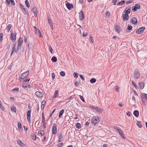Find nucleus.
Here are the masks:
<instances>
[{
    "label": "nucleus",
    "instance_id": "c03bdc74",
    "mask_svg": "<svg viewBox=\"0 0 147 147\" xmlns=\"http://www.w3.org/2000/svg\"><path fill=\"white\" fill-rule=\"evenodd\" d=\"M3 37V34L2 33L0 34V42L2 40V38Z\"/></svg>",
    "mask_w": 147,
    "mask_h": 147
},
{
    "label": "nucleus",
    "instance_id": "473e14b6",
    "mask_svg": "<svg viewBox=\"0 0 147 147\" xmlns=\"http://www.w3.org/2000/svg\"><path fill=\"white\" fill-rule=\"evenodd\" d=\"M142 98H145L147 100V94L144 93H143L141 94Z\"/></svg>",
    "mask_w": 147,
    "mask_h": 147
},
{
    "label": "nucleus",
    "instance_id": "a18cd8bd",
    "mask_svg": "<svg viewBox=\"0 0 147 147\" xmlns=\"http://www.w3.org/2000/svg\"><path fill=\"white\" fill-rule=\"evenodd\" d=\"M49 50L50 51V52L51 53H53V49L51 47V46H49Z\"/></svg>",
    "mask_w": 147,
    "mask_h": 147
},
{
    "label": "nucleus",
    "instance_id": "58836bf2",
    "mask_svg": "<svg viewBox=\"0 0 147 147\" xmlns=\"http://www.w3.org/2000/svg\"><path fill=\"white\" fill-rule=\"evenodd\" d=\"M38 133L39 134H40L42 136L44 135V132L42 130H40L38 132Z\"/></svg>",
    "mask_w": 147,
    "mask_h": 147
},
{
    "label": "nucleus",
    "instance_id": "0e129e2a",
    "mask_svg": "<svg viewBox=\"0 0 147 147\" xmlns=\"http://www.w3.org/2000/svg\"><path fill=\"white\" fill-rule=\"evenodd\" d=\"M80 99L83 102H84V100L83 98V97L82 96H81L80 97Z\"/></svg>",
    "mask_w": 147,
    "mask_h": 147
},
{
    "label": "nucleus",
    "instance_id": "0eeeda50",
    "mask_svg": "<svg viewBox=\"0 0 147 147\" xmlns=\"http://www.w3.org/2000/svg\"><path fill=\"white\" fill-rule=\"evenodd\" d=\"M114 29L115 31L118 33H119L120 32V29L119 25H117L116 24L114 26Z\"/></svg>",
    "mask_w": 147,
    "mask_h": 147
},
{
    "label": "nucleus",
    "instance_id": "7ed1b4c3",
    "mask_svg": "<svg viewBox=\"0 0 147 147\" xmlns=\"http://www.w3.org/2000/svg\"><path fill=\"white\" fill-rule=\"evenodd\" d=\"M134 78L135 79H138L140 77V73L138 70L137 69H135L134 71Z\"/></svg>",
    "mask_w": 147,
    "mask_h": 147
},
{
    "label": "nucleus",
    "instance_id": "79ce46f5",
    "mask_svg": "<svg viewBox=\"0 0 147 147\" xmlns=\"http://www.w3.org/2000/svg\"><path fill=\"white\" fill-rule=\"evenodd\" d=\"M42 122H45V119L43 113H42Z\"/></svg>",
    "mask_w": 147,
    "mask_h": 147
},
{
    "label": "nucleus",
    "instance_id": "6e6552de",
    "mask_svg": "<svg viewBox=\"0 0 147 147\" xmlns=\"http://www.w3.org/2000/svg\"><path fill=\"white\" fill-rule=\"evenodd\" d=\"M140 8V6L139 4H136L135 6L132 7V9L134 12L136 11L137 9H139Z\"/></svg>",
    "mask_w": 147,
    "mask_h": 147
},
{
    "label": "nucleus",
    "instance_id": "20e7f679",
    "mask_svg": "<svg viewBox=\"0 0 147 147\" xmlns=\"http://www.w3.org/2000/svg\"><path fill=\"white\" fill-rule=\"evenodd\" d=\"M145 28L143 26L142 27L136 30V32L137 34H140L142 33L145 29Z\"/></svg>",
    "mask_w": 147,
    "mask_h": 147
},
{
    "label": "nucleus",
    "instance_id": "7c9ffc66",
    "mask_svg": "<svg viewBox=\"0 0 147 147\" xmlns=\"http://www.w3.org/2000/svg\"><path fill=\"white\" fill-rule=\"evenodd\" d=\"M58 90H55V93L54 94V95L53 96V98H56L58 96Z\"/></svg>",
    "mask_w": 147,
    "mask_h": 147
},
{
    "label": "nucleus",
    "instance_id": "49530a36",
    "mask_svg": "<svg viewBox=\"0 0 147 147\" xmlns=\"http://www.w3.org/2000/svg\"><path fill=\"white\" fill-rule=\"evenodd\" d=\"M37 33L39 34V36L40 37L42 38V36L41 35V32L40 30H38V33Z\"/></svg>",
    "mask_w": 147,
    "mask_h": 147
},
{
    "label": "nucleus",
    "instance_id": "f704fd0d",
    "mask_svg": "<svg viewBox=\"0 0 147 147\" xmlns=\"http://www.w3.org/2000/svg\"><path fill=\"white\" fill-rule=\"evenodd\" d=\"M96 81V80L94 78H91L90 80V82L91 83H93L95 82Z\"/></svg>",
    "mask_w": 147,
    "mask_h": 147
},
{
    "label": "nucleus",
    "instance_id": "ea45409f",
    "mask_svg": "<svg viewBox=\"0 0 147 147\" xmlns=\"http://www.w3.org/2000/svg\"><path fill=\"white\" fill-rule=\"evenodd\" d=\"M60 75L61 76H65V72H64L63 71H61L60 72Z\"/></svg>",
    "mask_w": 147,
    "mask_h": 147
},
{
    "label": "nucleus",
    "instance_id": "4d7b16f0",
    "mask_svg": "<svg viewBox=\"0 0 147 147\" xmlns=\"http://www.w3.org/2000/svg\"><path fill=\"white\" fill-rule=\"evenodd\" d=\"M20 6L21 8L23 9L25 11V9L24 8V6H23L22 4H20Z\"/></svg>",
    "mask_w": 147,
    "mask_h": 147
},
{
    "label": "nucleus",
    "instance_id": "603ef678",
    "mask_svg": "<svg viewBox=\"0 0 147 147\" xmlns=\"http://www.w3.org/2000/svg\"><path fill=\"white\" fill-rule=\"evenodd\" d=\"M19 90V89L18 88H15L13 89L12 90V91H18Z\"/></svg>",
    "mask_w": 147,
    "mask_h": 147
},
{
    "label": "nucleus",
    "instance_id": "c85d7f7f",
    "mask_svg": "<svg viewBox=\"0 0 147 147\" xmlns=\"http://www.w3.org/2000/svg\"><path fill=\"white\" fill-rule=\"evenodd\" d=\"M18 128L19 130H21L22 128L21 124L20 121H18Z\"/></svg>",
    "mask_w": 147,
    "mask_h": 147
},
{
    "label": "nucleus",
    "instance_id": "5fc2aeb1",
    "mask_svg": "<svg viewBox=\"0 0 147 147\" xmlns=\"http://www.w3.org/2000/svg\"><path fill=\"white\" fill-rule=\"evenodd\" d=\"M63 143H59L58 145V147H61L63 145Z\"/></svg>",
    "mask_w": 147,
    "mask_h": 147
},
{
    "label": "nucleus",
    "instance_id": "37998d69",
    "mask_svg": "<svg viewBox=\"0 0 147 147\" xmlns=\"http://www.w3.org/2000/svg\"><path fill=\"white\" fill-rule=\"evenodd\" d=\"M128 26L127 27V29L128 30H131L132 28V26L129 25H128Z\"/></svg>",
    "mask_w": 147,
    "mask_h": 147
},
{
    "label": "nucleus",
    "instance_id": "680f3d73",
    "mask_svg": "<svg viewBox=\"0 0 147 147\" xmlns=\"http://www.w3.org/2000/svg\"><path fill=\"white\" fill-rule=\"evenodd\" d=\"M80 76L81 78L83 80H84V78L83 77V76L82 75H80Z\"/></svg>",
    "mask_w": 147,
    "mask_h": 147
},
{
    "label": "nucleus",
    "instance_id": "052dcab7",
    "mask_svg": "<svg viewBox=\"0 0 147 147\" xmlns=\"http://www.w3.org/2000/svg\"><path fill=\"white\" fill-rule=\"evenodd\" d=\"M132 84L134 86V87H135V88H136L137 87V86L136 85V84L134 82H132Z\"/></svg>",
    "mask_w": 147,
    "mask_h": 147
},
{
    "label": "nucleus",
    "instance_id": "e433bc0d",
    "mask_svg": "<svg viewBox=\"0 0 147 147\" xmlns=\"http://www.w3.org/2000/svg\"><path fill=\"white\" fill-rule=\"evenodd\" d=\"M76 128L78 129L80 128L81 127V124L79 123H77L76 125Z\"/></svg>",
    "mask_w": 147,
    "mask_h": 147
},
{
    "label": "nucleus",
    "instance_id": "f8f14e48",
    "mask_svg": "<svg viewBox=\"0 0 147 147\" xmlns=\"http://www.w3.org/2000/svg\"><path fill=\"white\" fill-rule=\"evenodd\" d=\"M29 71L28 70L26 71L23 73L21 75V76L23 77L24 79L26 77L29 75Z\"/></svg>",
    "mask_w": 147,
    "mask_h": 147
},
{
    "label": "nucleus",
    "instance_id": "ddd939ff",
    "mask_svg": "<svg viewBox=\"0 0 147 147\" xmlns=\"http://www.w3.org/2000/svg\"><path fill=\"white\" fill-rule=\"evenodd\" d=\"M66 6L68 9L69 10H70L73 8V4H70L68 2H67L66 3Z\"/></svg>",
    "mask_w": 147,
    "mask_h": 147
},
{
    "label": "nucleus",
    "instance_id": "864d4df0",
    "mask_svg": "<svg viewBox=\"0 0 147 147\" xmlns=\"http://www.w3.org/2000/svg\"><path fill=\"white\" fill-rule=\"evenodd\" d=\"M73 75L74 76V77L76 78L78 77V75L77 74L75 73H74Z\"/></svg>",
    "mask_w": 147,
    "mask_h": 147
},
{
    "label": "nucleus",
    "instance_id": "2eb2a0df",
    "mask_svg": "<svg viewBox=\"0 0 147 147\" xmlns=\"http://www.w3.org/2000/svg\"><path fill=\"white\" fill-rule=\"evenodd\" d=\"M84 13L82 10L80 11V18L81 20H83L84 18Z\"/></svg>",
    "mask_w": 147,
    "mask_h": 147
},
{
    "label": "nucleus",
    "instance_id": "f3484780",
    "mask_svg": "<svg viewBox=\"0 0 147 147\" xmlns=\"http://www.w3.org/2000/svg\"><path fill=\"white\" fill-rule=\"evenodd\" d=\"M22 38L20 37L18 40L17 45L19 46V47H20L22 45Z\"/></svg>",
    "mask_w": 147,
    "mask_h": 147
},
{
    "label": "nucleus",
    "instance_id": "5701e85b",
    "mask_svg": "<svg viewBox=\"0 0 147 147\" xmlns=\"http://www.w3.org/2000/svg\"><path fill=\"white\" fill-rule=\"evenodd\" d=\"M134 115L136 117H137L139 116V112L137 110H135L134 111L133 113Z\"/></svg>",
    "mask_w": 147,
    "mask_h": 147
},
{
    "label": "nucleus",
    "instance_id": "13d9d810",
    "mask_svg": "<svg viewBox=\"0 0 147 147\" xmlns=\"http://www.w3.org/2000/svg\"><path fill=\"white\" fill-rule=\"evenodd\" d=\"M90 40L92 43H93L94 42V39L92 37H90Z\"/></svg>",
    "mask_w": 147,
    "mask_h": 147
},
{
    "label": "nucleus",
    "instance_id": "9b49d317",
    "mask_svg": "<svg viewBox=\"0 0 147 147\" xmlns=\"http://www.w3.org/2000/svg\"><path fill=\"white\" fill-rule=\"evenodd\" d=\"M131 11V8L129 6L126 7L125 9L124 12L125 14H127L130 13Z\"/></svg>",
    "mask_w": 147,
    "mask_h": 147
},
{
    "label": "nucleus",
    "instance_id": "b1692460",
    "mask_svg": "<svg viewBox=\"0 0 147 147\" xmlns=\"http://www.w3.org/2000/svg\"><path fill=\"white\" fill-rule=\"evenodd\" d=\"M12 27V25L11 24H8L7 27L6 28V29L7 30V32H9L11 28Z\"/></svg>",
    "mask_w": 147,
    "mask_h": 147
},
{
    "label": "nucleus",
    "instance_id": "cd10ccee",
    "mask_svg": "<svg viewBox=\"0 0 147 147\" xmlns=\"http://www.w3.org/2000/svg\"><path fill=\"white\" fill-rule=\"evenodd\" d=\"M58 136H59V138L60 139H62L63 137V135L61 133H59Z\"/></svg>",
    "mask_w": 147,
    "mask_h": 147
},
{
    "label": "nucleus",
    "instance_id": "72a5a7b5",
    "mask_svg": "<svg viewBox=\"0 0 147 147\" xmlns=\"http://www.w3.org/2000/svg\"><path fill=\"white\" fill-rule=\"evenodd\" d=\"M11 109L12 111H13L14 112H16V107L15 106H12L11 107Z\"/></svg>",
    "mask_w": 147,
    "mask_h": 147
},
{
    "label": "nucleus",
    "instance_id": "4be33fe9",
    "mask_svg": "<svg viewBox=\"0 0 147 147\" xmlns=\"http://www.w3.org/2000/svg\"><path fill=\"white\" fill-rule=\"evenodd\" d=\"M125 3V1H121L118 3L117 5H124Z\"/></svg>",
    "mask_w": 147,
    "mask_h": 147
},
{
    "label": "nucleus",
    "instance_id": "1a4fd4ad",
    "mask_svg": "<svg viewBox=\"0 0 147 147\" xmlns=\"http://www.w3.org/2000/svg\"><path fill=\"white\" fill-rule=\"evenodd\" d=\"M31 110H28L27 113V118L28 121L30 122Z\"/></svg>",
    "mask_w": 147,
    "mask_h": 147
},
{
    "label": "nucleus",
    "instance_id": "9d476101",
    "mask_svg": "<svg viewBox=\"0 0 147 147\" xmlns=\"http://www.w3.org/2000/svg\"><path fill=\"white\" fill-rule=\"evenodd\" d=\"M130 22L133 24L136 25L138 23L137 19L136 18L133 17L131 20Z\"/></svg>",
    "mask_w": 147,
    "mask_h": 147
},
{
    "label": "nucleus",
    "instance_id": "a19ab883",
    "mask_svg": "<svg viewBox=\"0 0 147 147\" xmlns=\"http://www.w3.org/2000/svg\"><path fill=\"white\" fill-rule=\"evenodd\" d=\"M25 3L26 6L28 7H30V6L29 5V3L28 1L27 0H26L25 1Z\"/></svg>",
    "mask_w": 147,
    "mask_h": 147
},
{
    "label": "nucleus",
    "instance_id": "774afa93",
    "mask_svg": "<svg viewBox=\"0 0 147 147\" xmlns=\"http://www.w3.org/2000/svg\"><path fill=\"white\" fill-rule=\"evenodd\" d=\"M46 103V102L45 100H43L42 102V105H45Z\"/></svg>",
    "mask_w": 147,
    "mask_h": 147
},
{
    "label": "nucleus",
    "instance_id": "a211bd4d",
    "mask_svg": "<svg viewBox=\"0 0 147 147\" xmlns=\"http://www.w3.org/2000/svg\"><path fill=\"white\" fill-rule=\"evenodd\" d=\"M48 18V21L49 22V23L50 24V26L51 27V28L53 30V26L52 23V22L51 20V19L49 17Z\"/></svg>",
    "mask_w": 147,
    "mask_h": 147
},
{
    "label": "nucleus",
    "instance_id": "39448f33",
    "mask_svg": "<svg viewBox=\"0 0 147 147\" xmlns=\"http://www.w3.org/2000/svg\"><path fill=\"white\" fill-rule=\"evenodd\" d=\"M16 33H13V32H11L10 36L11 39L12 41L14 42L16 40Z\"/></svg>",
    "mask_w": 147,
    "mask_h": 147
},
{
    "label": "nucleus",
    "instance_id": "2f4dec72",
    "mask_svg": "<svg viewBox=\"0 0 147 147\" xmlns=\"http://www.w3.org/2000/svg\"><path fill=\"white\" fill-rule=\"evenodd\" d=\"M64 112V110L63 109L61 110L59 114V117H61L63 115Z\"/></svg>",
    "mask_w": 147,
    "mask_h": 147
},
{
    "label": "nucleus",
    "instance_id": "09e8293b",
    "mask_svg": "<svg viewBox=\"0 0 147 147\" xmlns=\"http://www.w3.org/2000/svg\"><path fill=\"white\" fill-rule=\"evenodd\" d=\"M106 15L109 17L110 16V13L109 11H107L106 13Z\"/></svg>",
    "mask_w": 147,
    "mask_h": 147
},
{
    "label": "nucleus",
    "instance_id": "de8ad7c7",
    "mask_svg": "<svg viewBox=\"0 0 147 147\" xmlns=\"http://www.w3.org/2000/svg\"><path fill=\"white\" fill-rule=\"evenodd\" d=\"M117 0H112V3H113V5H115Z\"/></svg>",
    "mask_w": 147,
    "mask_h": 147
},
{
    "label": "nucleus",
    "instance_id": "4c0bfd02",
    "mask_svg": "<svg viewBox=\"0 0 147 147\" xmlns=\"http://www.w3.org/2000/svg\"><path fill=\"white\" fill-rule=\"evenodd\" d=\"M119 88L117 86H115L114 89L115 90L117 91V92H118L119 91Z\"/></svg>",
    "mask_w": 147,
    "mask_h": 147
},
{
    "label": "nucleus",
    "instance_id": "412c9836",
    "mask_svg": "<svg viewBox=\"0 0 147 147\" xmlns=\"http://www.w3.org/2000/svg\"><path fill=\"white\" fill-rule=\"evenodd\" d=\"M17 142L20 146H24V143L20 139H18L17 141Z\"/></svg>",
    "mask_w": 147,
    "mask_h": 147
},
{
    "label": "nucleus",
    "instance_id": "a878e982",
    "mask_svg": "<svg viewBox=\"0 0 147 147\" xmlns=\"http://www.w3.org/2000/svg\"><path fill=\"white\" fill-rule=\"evenodd\" d=\"M0 108L3 111L5 110V108L3 105L2 102L0 100Z\"/></svg>",
    "mask_w": 147,
    "mask_h": 147
},
{
    "label": "nucleus",
    "instance_id": "aec40b11",
    "mask_svg": "<svg viewBox=\"0 0 147 147\" xmlns=\"http://www.w3.org/2000/svg\"><path fill=\"white\" fill-rule=\"evenodd\" d=\"M95 110H96L99 113H101L103 111V109L101 108L99 109L98 107H95Z\"/></svg>",
    "mask_w": 147,
    "mask_h": 147
},
{
    "label": "nucleus",
    "instance_id": "338daca9",
    "mask_svg": "<svg viewBox=\"0 0 147 147\" xmlns=\"http://www.w3.org/2000/svg\"><path fill=\"white\" fill-rule=\"evenodd\" d=\"M75 85L76 86H77L79 85V84L77 81H76L75 83Z\"/></svg>",
    "mask_w": 147,
    "mask_h": 147
},
{
    "label": "nucleus",
    "instance_id": "6e6d98bb",
    "mask_svg": "<svg viewBox=\"0 0 147 147\" xmlns=\"http://www.w3.org/2000/svg\"><path fill=\"white\" fill-rule=\"evenodd\" d=\"M10 1L12 5H15L14 2L13 0H10Z\"/></svg>",
    "mask_w": 147,
    "mask_h": 147
},
{
    "label": "nucleus",
    "instance_id": "3c124183",
    "mask_svg": "<svg viewBox=\"0 0 147 147\" xmlns=\"http://www.w3.org/2000/svg\"><path fill=\"white\" fill-rule=\"evenodd\" d=\"M20 47H19V46H18L17 45V48L16 49L15 51V52L16 53H18V50H19V49L20 48Z\"/></svg>",
    "mask_w": 147,
    "mask_h": 147
},
{
    "label": "nucleus",
    "instance_id": "bf43d9fd",
    "mask_svg": "<svg viewBox=\"0 0 147 147\" xmlns=\"http://www.w3.org/2000/svg\"><path fill=\"white\" fill-rule=\"evenodd\" d=\"M88 35V34L87 33H85L84 32H83V36L85 37L87 35Z\"/></svg>",
    "mask_w": 147,
    "mask_h": 147
},
{
    "label": "nucleus",
    "instance_id": "69168bd1",
    "mask_svg": "<svg viewBox=\"0 0 147 147\" xmlns=\"http://www.w3.org/2000/svg\"><path fill=\"white\" fill-rule=\"evenodd\" d=\"M52 79H53L55 78V74L54 73H53L52 74Z\"/></svg>",
    "mask_w": 147,
    "mask_h": 147
},
{
    "label": "nucleus",
    "instance_id": "4468645a",
    "mask_svg": "<svg viewBox=\"0 0 147 147\" xmlns=\"http://www.w3.org/2000/svg\"><path fill=\"white\" fill-rule=\"evenodd\" d=\"M129 16L127 14H124L123 15V19L124 21H127L128 20Z\"/></svg>",
    "mask_w": 147,
    "mask_h": 147
},
{
    "label": "nucleus",
    "instance_id": "393cba45",
    "mask_svg": "<svg viewBox=\"0 0 147 147\" xmlns=\"http://www.w3.org/2000/svg\"><path fill=\"white\" fill-rule=\"evenodd\" d=\"M139 87L140 89H143L144 88V83L142 82L141 83H140L139 84Z\"/></svg>",
    "mask_w": 147,
    "mask_h": 147
},
{
    "label": "nucleus",
    "instance_id": "423d86ee",
    "mask_svg": "<svg viewBox=\"0 0 147 147\" xmlns=\"http://www.w3.org/2000/svg\"><path fill=\"white\" fill-rule=\"evenodd\" d=\"M57 132V124L54 123L53 124L52 127V133L53 134H56Z\"/></svg>",
    "mask_w": 147,
    "mask_h": 147
},
{
    "label": "nucleus",
    "instance_id": "8fccbe9b",
    "mask_svg": "<svg viewBox=\"0 0 147 147\" xmlns=\"http://www.w3.org/2000/svg\"><path fill=\"white\" fill-rule=\"evenodd\" d=\"M34 31L35 32V33L36 34H37V32H38V30H37L35 26H34Z\"/></svg>",
    "mask_w": 147,
    "mask_h": 147
},
{
    "label": "nucleus",
    "instance_id": "dca6fc26",
    "mask_svg": "<svg viewBox=\"0 0 147 147\" xmlns=\"http://www.w3.org/2000/svg\"><path fill=\"white\" fill-rule=\"evenodd\" d=\"M35 94L39 98H42L43 96V95L42 93L39 91H37L36 92Z\"/></svg>",
    "mask_w": 147,
    "mask_h": 147
},
{
    "label": "nucleus",
    "instance_id": "c9c22d12",
    "mask_svg": "<svg viewBox=\"0 0 147 147\" xmlns=\"http://www.w3.org/2000/svg\"><path fill=\"white\" fill-rule=\"evenodd\" d=\"M51 60L53 62H56L57 61V59L56 57L55 56L52 57Z\"/></svg>",
    "mask_w": 147,
    "mask_h": 147
},
{
    "label": "nucleus",
    "instance_id": "f03ea898",
    "mask_svg": "<svg viewBox=\"0 0 147 147\" xmlns=\"http://www.w3.org/2000/svg\"><path fill=\"white\" fill-rule=\"evenodd\" d=\"M113 128L115 129L116 131H118L119 134L121 136L123 139H125V137L124 136V134H123V130L119 127L117 126H115Z\"/></svg>",
    "mask_w": 147,
    "mask_h": 147
},
{
    "label": "nucleus",
    "instance_id": "6ab92c4d",
    "mask_svg": "<svg viewBox=\"0 0 147 147\" xmlns=\"http://www.w3.org/2000/svg\"><path fill=\"white\" fill-rule=\"evenodd\" d=\"M33 11L34 13L35 16L36 17L37 15V11L36 7L35 6H34L33 8Z\"/></svg>",
    "mask_w": 147,
    "mask_h": 147
},
{
    "label": "nucleus",
    "instance_id": "f257e3e1",
    "mask_svg": "<svg viewBox=\"0 0 147 147\" xmlns=\"http://www.w3.org/2000/svg\"><path fill=\"white\" fill-rule=\"evenodd\" d=\"M99 121L100 118L97 116L93 117L91 120L92 124L94 125H95L98 123Z\"/></svg>",
    "mask_w": 147,
    "mask_h": 147
},
{
    "label": "nucleus",
    "instance_id": "bb28decb",
    "mask_svg": "<svg viewBox=\"0 0 147 147\" xmlns=\"http://www.w3.org/2000/svg\"><path fill=\"white\" fill-rule=\"evenodd\" d=\"M137 125L140 128H141L142 127V125L141 122L139 121H137Z\"/></svg>",
    "mask_w": 147,
    "mask_h": 147
},
{
    "label": "nucleus",
    "instance_id": "c756f323",
    "mask_svg": "<svg viewBox=\"0 0 147 147\" xmlns=\"http://www.w3.org/2000/svg\"><path fill=\"white\" fill-rule=\"evenodd\" d=\"M31 138L34 140H36V136L34 134H33L31 135Z\"/></svg>",
    "mask_w": 147,
    "mask_h": 147
},
{
    "label": "nucleus",
    "instance_id": "e2e57ef3",
    "mask_svg": "<svg viewBox=\"0 0 147 147\" xmlns=\"http://www.w3.org/2000/svg\"><path fill=\"white\" fill-rule=\"evenodd\" d=\"M22 86L24 88L27 87V84H22Z\"/></svg>",
    "mask_w": 147,
    "mask_h": 147
}]
</instances>
